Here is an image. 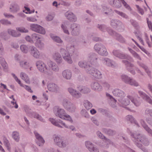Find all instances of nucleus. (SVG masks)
<instances>
[{"label": "nucleus", "mask_w": 152, "mask_h": 152, "mask_svg": "<svg viewBox=\"0 0 152 152\" xmlns=\"http://www.w3.org/2000/svg\"><path fill=\"white\" fill-rule=\"evenodd\" d=\"M119 102L121 104V106L124 107H125L126 106H127L130 103L129 100L136 106H139L140 104V99L139 98H134L131 96L128 95L127 98L123 100L121 99H118Z\"/></svg>", "instance_id": "nucleus-1"}, {"label": "nucleus", "mask_w": 152, "mask_h": 152, "mask_svg": "<svg viewBox=\"0 0 152 152\" xmlns=\"http://www.w3.org/2000/svg\"><path fill=\"white\" fill-rule=\"evenodd\" d=\"M54 112L56 116H58L60 118L69 121L72 123L73 121L70 116L66 114L64 111L62 109H59L58 107L54 108Z\"/></svg>", "instance_id": "nucleus-2"}, {"label": "nucleus", "mask_w": 152, "mask_h": 152, "mask_svg": "<svg viewBox=\"0 0 152 152\" xmlns=\"http://www.w3.org/2000/svg\"><path fill=\"white\" fill-rule=\"evenodd\" d=\"M131 135L132 137L133 140L139 148H140L142 147V143L146 145V144L145 143V141H146V140L140 134L137 135L135 134H132Z\"/></svg>", "instance_id": "nucleus-3"}, {"label": "nucleus", "mask_w": 152, "mask_h": 152, "mask_svg": "<svg viewBox=\"0 0 152 152\" xmlns=\"http://www.w3.org/2000/svg\"><path fill=\"white\" fill-rule=\"evenodd\" d=\"M36 66L40 72L47 74L49 73V69H48L46 65L42 61H37L36 63Z\"/></svg>", "instance_id": "nucleus-4"}, {"label": "nucleus", "mask_w": 152, "mask_h": 152, "mask_svg": "<svg viewBox=\"0 0 152 152\" xmlns=\"http://www.w3.org/2000/svg\"><path fill=\"white\" fill-rule=\"evenodd\" d=\"M31 29L33 31L42 34H45V31L41 26L37 24H33L30 26Z\"/></svg>", "instance_id": "nucleus-5"}, {"label": "nucleus", "mask_w": 152, "mask_h": 152, "mask_svg": "<svg viewBox=\"0 0 152 152\" xmlns=\"http://www.w3.org/2000/svg\"><path fill=\"white\" fill-rule=\"evenodd\" d=\"M54 141L57 145L61 147H65L67 143L66 141L63 140L62 137L60 136L55 135Z\"/></svg>", "instance_id": "nucleus-6"}, {"label": "nucleus", "mask_w": 152, "mask_h": 152, "mask_svg": "<svg viewBox=\"0 0 152 152\" xmlns=\"http://www.w3.org/2000/svg\"><path fill=\"white\" fill-rule=\"evenodd\" d=\"M121 79L126 83L135 86H138V83L137 82L126 75H122L121 76Z\"/></svg>", "instance_id": "nucleus-7"}, {"label": "nucleus", "mask_w": 152, "mask_h": 152, "mask_svg": "<svg viewBox=\"0 0 152 152\" xmlns=\"http://www.w3.org/2000/svg\"><path fill=\"white\" fill-rule=\"evenodd\" d=\"M94 48L95 50L101 55H106L107 54L106 49L104 46L99 44H96Z\"/></svg>", "instance_id": "nucleus-8"}, {"label": "nucleus", "mask_w": 152, "mask_h": 152, "mask_svg": "<svg viewBox=\"0 0 152 152\" xmlns=\"http://www.w3.org/2000/svg\"><path fill=\"white\" fill-rule=\"evenodd\" d=\"M60 52L65 61L71 64L72 63L70 54H69V53L65 50L63 49H61Z\"/></svg>", "instance_id": "nucleus-9"}, {"label": "nucleus", "mask_w": 152, "mask_h": 152, "mask_svg": "<svg viewBox=\"0 0 152 152\" xmlns=\"http://www.w3.org/2000/svg\"><path fill=\"white\" fill-rule=\"evenodd\" d=\"M32 40L33 42L34 41L37 40L36 46L38 47L41 48L43 46V44L42 43L39 39H40V35L37 34H34L32 35Z\"/></svg>", "instance_id": "nucleus-10"}, {"label": "nucleus", "mask_w": 152, "mask_h": 152, "mask_svg": "<svg viewBox=\"0 0 152 152\" xmlns=\"http://www.w3.org/2000/svg\"><path fill=\"white\" fill-rule=\"evenodd\" d=\"M63 105L65 108L69 112H72L75 110V107L74 105L70 103H68L66 100L64 101Z\"/></svg>", "instance_id": "nucleus-11"}, {"label": "nucleus", "mask_w": 152, "mask_h": 152, "mask_svg": "<svg viewBox=\"0 0 152 152\" xmlns=\"http://www.w3.org/2000/svg\"><path fill=\"white\" fill-rule=\"evenodd\" d=\"M88 73L91 74L96 78H99L101 77V73L97 69H95L92 67L90 70V71L88 72Z\"/></svg>", "instance_id": "nucleus-12"}, {"label": "nucleus", "mask_w": 152, "mask_h": 152, "mask_svg": "<svg viewBox=\"0 0 152 152\" xmlns=\"http://www.w3.org/2000/svg\"><path fill=\"white\" fill-rule=\"evenodd\" d=\"M30 53L35 58H39L40 56V53L38 50L34 47H30Z\"/></svg>", "instance_id": "nucleus-13"}, {"label": "nucleus", "mask_w": 152, "mask_h": 152, "mask_svg": "<svg viewBox=\"0 0 152 152\" xmlns=\"http://www.w3.org/2000/svg\"><path fill=\"white\" fill-rule=\"evenodd\" d=\"M48 64L49 67V68H48V69H49V73H48V74H51L50 73V70H52L55 72L58 71L59 69L58 66L55 63H53L52 61H48Z\"/></svg>", "instance_id": "nucleus-14"}, {"label": "nucleus", "mask_w": 152, "mask_h": 152, "mask_svg": "<svg viewBox=\"0 0 152 152\" xmlns=\"http://www.w3.org/2000/svg\"><path fill=\"white\" fill-rule=\"evenodd\" d=\"M49 120L51 122L52 124L56 126L60 127H62L63 126H64V127L66 128L68 127V126H66L64 123H63L62 121L57 122L55 120V119L53 118H50Z\"/></svg>", "instance_id": "nucleus-15"}, {"label": "nucleus", "mask_w": 152, "mask_h": 152, "mask_svg": "<svg viewBox=\"0 0 152 152\" xmlns=\"http://www.w3.org/2000/svg\"><path fill=\"white\" fill-rule=\"evenodd\" d=\"M85 144L86 147L89 149L90 152H99L98 149L94 147L91 142H86Z\"/></svg>", "instance_id": "nucleus-16"}, {"label": "nucleus", "mask_w": 152, "mask_h": 152, "mask_svg": "<svg viewBox=\"0 0 152 152\" xmlns=\"http://www.w3.org/2000/svg\"><path fill=\"white\" fill-rule=\"evenodd\" d=\"M12 75L13 76L16 81L20 85V86L24 87L28 91L30 92H32V91L31 90V89L29 87L26 85H23L21 83V82L20 80L18 78V77L15 76V74H12Z\"/></svg>", "instance_id": "nucleus-17"}, {"label": "nucleus", "mask_w": 152, "mask_h": 152, "mask_svg": "<svg viewBox=\"0 0 152 152\" xmlns=\"http://www.w3.org/2000/svg\"><path fill=\"white\" fill-rule=\"evenodd\" d=\"M34 133L37 139L38 140V141L37 142V144L39 146L42 145L45 142L44 140L42 137L37 132H34Z\"/></svg>", "instance_id": "nucleus-18"}, {"label": "nucleus", "mask_w": 152, "mask_h": 152, "mask_svg": "<svg viewBox=\"0 0 152 152\" xmlns=\"http://www.w3.org/2000/svg\"><path fill=\"white\" fill-rule=\"evenodd\" d=\"M62 75L64 78L66 79H70L72 76V73L69 70H65L63 72Z\"/></svg>", "instance_id": "nucleus-19"}, {"label": "nucleus", "mask_w": 152, "mask_h": 152, "mask_svg": "<svg viewBox=\"0 0 152 152\" xmlns=\"http://www.w3.org/2000/svg\"><path fill=\"white\" fill-rule=\"evenodd\" d=\"M49 91L52 92H56L58 88L57 86L53 83H50L48 86Z\"/></svg>", "instance_id": "nucleus-20"}, {"label": "nucleus", "mask_w": 152, "mask_h": 152, "mask_svg": "<svg viewBox=\"0 0 152 152\" xmlns=\"http://www.w3.org/2000/svg\"><path fill=\"white\" fill-rule=\"evenodd\" d=\"M65 15L68 19L72 22H74L76 20V17L71 12H66L65 14Z\"/></svg>", "instance_id": "nucleus-21"}, {"label": "nucleus", "mask_w": 152, "mask_h": 152, "mask_svg": "<svg viewBox=\"0 0 152 152\" xmlns=\"http://www.w3.org/2000/svg\"><path fill=\"white\" fill-rule=\"evenodd\" d=\"M114 95L116 96L122 98L124 96V93L122 91L118 89H116L113 91Z\"/></svg>", "instance_id": "nucleus-22"}, {"label": "nucleus", "mask_w": 152, "mask_h": 152, "mask_svg": "<svg viewBox=\"0 0 152 152\" xmlns=\"http://www.w3.org/2000/svg\"><path fill=\"white\" fill-rule=\"evenodd\" d=\"M68 91L70 93L75 97L78 98L81 96V94L80 93L77 92L72 88H69Z\"/></svg>", "instance_id": "nucleus-23"}, {"label": "nucleus", "mask_w": 152, "mask_h": 152, "mask_svg": "<svg viewBox=\"0 0 152 152\" xmlns=\"http://www.w3.org/2000/svg\"><path fill=\"white\" fill-rule=\"evenodd\" d=\"M139 93L143 99H145L150 104H152V100L145 94L141 91H139Z\"/></svg>", "instance_id": "nucleus-24"}, {"label": "nucleus", "mask_w": 152, "mask_h": 152, "mask_svg": "<svg viewBox=\"0 0 152 152\" xmlns=\"http://www.w3.org/2000/svg\"><path fill=\"white\" fill-rule=\"evenodd\" d=\"M86 64L84 62L80 61L79 63V65L80 67H84L87 72L88 73V72L90 71V70L91 68L92 67L90 66V65H86Z\"/></svg>", "instance_id": "nucleus-25"}, {"label": "nucleus", "mask_w": 152, "mask_h": 152, "mask_svg": "<svg viewBox=\"0 0 152 152\" xmlns=\"http://www.w3.org/2000/svg\"><path fill=\"white\" fill-rule=\"evenodd\" d=\"M53 58L58 63L61 62L62 58L61 55L58 53H56L53 55Z\"/></svg>", "instance_id": "nucleus-26"}, {"label": "nucleus", "mask_w": 152, "mask_h": 152, "mask_svg": "<svg viewBox=\"0 0 152 152\" xmlns=\"http://www.w3.org/2000/svg\"><path fill=\"white\" fill-rule=\"evenodd\" d=\"M91 88L92 89L99 91L101 90L102 87L97 82H95L92 83L91 85Z\"/></svg>", "instance_id": "nucleus-27"}, {"label": "nucleus", "mask_w": 152, "mask_h": 152, "mask_svg": "<svg viewBox=\"0 0 152 152\" xmlns=\"http://www.w3.org/2000/svg\"><path fill=\"white\" fill-rule=\"evenodd\" d=\"M77 26L75 23H74L71 27V28L72 29V35H76L78 34V29H77Z\"/></svg>", "instance_id": "nucleus-28"}, {"label": "nucleus", "mask_w": 152, "mask_h": 152, "mask_svg": "<svg viewBox=\"0 0 152 152\" xmlns=\"http://www.w3.org/2000/svg\"><path fill=\"white\" fill-rule=\"evenodd\" d=\"M20 77L22 79L24 80L27 83H29L30 81L27 75L23 72H21L20 74Z\"/></svg>", "instance_id": "nucleus-29"}, {"label": "nucleus", "mask_w": 152, "mask_h": 152, "mask_svg": "<svg viewBox=\"0 0 152 152\" xmlns=\"http://www.w3.org/2000/svg\"><path fill=\"white\" fill-rule=\"evenodd\" d=\"M20 66L24 68H28L30 65L29 62L26 61H20Z\"/></svg>", "instance_id": "nucleus-30"}, {"label": "nucleus", "mask_w": 152, "mask_h": 152, "mask_svg": "<svg viewBox=\"0 0 152 152\" xmlns=\"http://www.w3.org/2000/svg\"><path fill=\"white\" fill-rule=\"evenodd\" d=\"M4 143V145L7 148V150L9 151H11V147H10V144L8 140H7L5 137L3 138Z\"/></svg>", "instance_id": "nucleus-31"}, {"label": "nucleus", "mask_w": 152, "mask_h": 152, "mask_svg": "<svg viewBox=\"0 0 152 152\" xmlns=\"http://www.w3.org/2000/svg\"><path fill=\"white\" fill-rule=\"evenodd\" d=\"M8 32L10 35L14 37H18L20 35V34H18L15 31L10 29L8 30Z\"/></svg>", "instance_id": "nucleus-32"}, {"label": "nucleus", "mask_w": 152, "mask_h": 152, "mask_svg": "<svg viewBox=\"0 0 152 152\" xmlns=\"http://www.w3.org/2000/svg\"><path fill=\"white\" fill-rule=\"evenodd\" d=\"M78 89L82 93H86L90 91V90L89 88L85 87H78Z\"/></svg>", "instance_id": "nucleus-33"}, {"label": "nucleus", "mask_w": 152, "mask_h": 152, "mask_svg": "<svg viewBox=\"0 0 152 152\" xmlns=\"http://www.w3.org/2000/svg\"><path fill=\"white\" fill-rule=\"evenodd\" d=\"M84 105L86 109L87 110L90 109L92 106V104L87 101H85Z\"/></svg>", "instance_id": "nucleus-34"}, {"label": "nucleus", "mask_w": 152, "mask_h": 152, "mask_svg": "<svg viewBox=\"0 0 152 152\" xmlns=\"http://www.w3.org/2000/svg\"><path fill=\"white\" fill-rule=\"evenodd\" d=\"M12 137L16 141H18L19 139V135L18 132H14L12 133Z\"/></svg>", "instance_id": "nucleus-35"}, {"label": "nucleus", "mask_w": 152, "mask_h": 152, "mask_svg": "<svg viewBox=\"0 0 152 152\" xmlns=\"http://www.w3.org/2000/svg\"><path fill=\"white\" fill-rule=\"evenodd\" d=\"M50 36L52 39L55 42L59 43H61L62 42L59 37L57 36H53V34H51Z\"/></svg>", "instance_id": "nucleus-36"}, {"label": "nucleus", "mask_w": 152, "mask_h": 152, "mask_svg": "<svg viewBox=\"0 0 152 152\" xmlns=\"http://www.w3.org/2000/svg\"><path fill=\"white\" fill-rule=\"evenodd\" d=\"M20 48L21 51L24 53H26L28 51V48L25 45H22Z\"/></svg>", "instance_id": "nucleus-37"}, {"label": "nucleus", "mask_w": 152, "mask_h": 152, "mask_svg": "<svg viewBox=\"0 0 152 152\" xmlns=\"http://www.w3.org/2000/svg\"><path fill=\"white\" fill-rule=\"evenodd\" d=\"M0 63L4 68H6L7 64L4 59L3 58H0Z\"/></svg>", "instance_id": "nucleus-38"}, {"label": "nucleus", "mask_w": 152, "mask_h": 152, "mask_svg": "<svg viewBox=\"0 0 152 152\" xmlns=\"http://www.w3.org/2000/svg\"><path fill=\"white\" fill-rule=\"evenodd\" d=\"M134 33L136 36L137 37L138 39L139 40L140 42L143 45V42L141 38L140 37V32L139 31H137L134 32Z\"/></svg>", "instance_id": "nucleus-39"}, {"label": "nucleus", "mask_w": 152, "mask_h": 152, "mask_svg": "<svg viewBox=\"0 0 152 152\" xmlns=\"http://www.w3.org/2000/svg\"><path fill=\"white\" fill-rule=\"evenodd\" d=\"M10 98H12L13 101H11V103L13 105H14V107L15 108H17L18 107V105L16 104V102L15 100V99L13 98V96L12 95L11 97H10Z\"/></svg>", "instance_id": "nucleus-40"}, {"label": "nucleus", "mask_w": 152, "mask_h": 152, "mask_svg": "<svg viewBox=\"0 0 152 152\" xmlns=\"http://www.w3.org/2000/svg\"><path fill=\"white\" fill-rule=\"evenodd\" d=\"M16 29L17 31L21 32L26 33L28 32V30L23 27L17 28Z\"/></svg>", "instance_id": "nucleus-41"}, {"label": "nucleus", "mask_w": 152, "mask_h": 152, "mask_svg": "<svg viewBox=\"0 0 152 152\" xmlns=\"http://www.w3.org/2000/svg\"><path fill=\"white\" fill-rule=\"evenodd\" d=\"M104 61L105 62V64L107 65L108 66H113V64L111 62V61L109 59L106 58L104 59Z\"/></svg>", "instance_id": "nucleus-42"}, {"label": "nucleus", "mask_w": 152, "mask_h": 152, "mask_svg": "<svg viewBox=\"0 0 152 152\" xmlns=\"http://www.w3.org/2000/svg\"><path fill=\"white\" fill-rule=\"evenodd\" d=\"M127 119L130 121L132 123H134L136 124V122L135 120L134 119L132 116L131 115H128L127 117Z\"/></svg>", "instance_id": "nucleus-43"}, {"label": "nucleus", "mask_w": 152, "mask_h": 152, "mask_svg": "<svg viewBox=\"0 0 152 152\" xmlns=\"http://www.w3.org/2000/svg\"><path fill=\"white\" fill-rule=\"evenodd\" d=\"M120 1L126 8L129 10H131V8L127 4L126 2L124 0H120Z\"/></svg>", "instance_id": "nucleus-44"}, {"label": "nucleus", "mask_w": 152, "mask_h": 152, "mask_svg": "<svg viewBox=\"0 0 152 152\" xmlns=\"http://www.w3.org/2000/svg\"><path fill=\"white\" fill-rule=\"evenodd\" d=\"M129 51L133 54V56L135 57L139 58V57L138 55L134 51L131 49H129Z\"/></svg>", "instance_id": "nucleus-45"}, {"label": "nucleus", "mask_w": 152, "mask_h": 152, "mask_svg": "<svg viewBox=\"0 0 152 152\" xmlns=\"http://www.w3.org/2000/svg\"><path fill=\"white\" fill-rule=\"evenodd\" d=\"M27 19L28 21L32 22H34L37 20V19L34 17H27Z\"/></svg>", "instance_id": "nucleus-46"}, {"label": "nucleus", "mask_w": 152, "mask_h": 152, "mask_svg": "<svg viewBox=\"0 0 152 152\" xmlns=\"http://www.w3.org/2000/svg\"><path fill=\"white\" fill-rule=\"evenodd\" d=\"M115 51H114L113 53L114 55L116 56H117L122 59H124L125 58V56L124 54H118L117 55H116L115 54Z\"/></svg>", "instance_id": "nucleus-47"}, {"label": "nucleus", "mask_w": 152, "mask_h": 152, "mask_svg": "<svg viewBox=\"0 0 152 152\" xmlns=\"http://www.w3.org/2000/svg\"><path fill=\"white\" fill-rule=\"evenodd\" d=\"M145 39L146 42L148 44V46L150 47L151 46V45L149 42V40L148 38V37L147 36V34L146 33H145Z\"/></svg>", "instance_id": "nucleus-48"}, {"label": "nucleus", "mask_w": 152, "mask_h": 152, "mask_svg": "<svg viewBox=\"0 0 152 152\" xmlns=\"http://www.w3.org/2000/svg\"><path fill=\"white\" fill-rule=\"evenodd\" d=\"M33 115L34 118H36L37 119L40 121L42 120V118L39 115H38L37 114H35L34 113V114H33Z\"/></svg>", "instance_id": "nucleus-49"}, {"label": "nucleus", "mask_w": 152, "mask_h": 152, "mask_svg": "<svg viewBox=\"0 0 152 152\" xmlns=\"http://www.w3.org/2000/svg\"><path fill=\"white\" fill-rule=\"evenodd\" d=\"M24 8L25 10H23V11L24 12H25L26 13H31V12H30V9L27 7H26V6L24 7Z\"/></svg>", "instance_id": "nucleus-50"}, {"label": "nucleus", "mask_w": 152, "mask_h": 152, "mask_svg": "<svg viewBox=\"0 0 152 152\" xmlns=\"http://www.w3.org/2000/svg\"><path fill=\"white\" fill-rule=\"evenodd\" d=\"M61 28L63 29L64 32L67 34H69V32L67 30H66L65 25V24H62L61 25Z\"/></svg>", "instance_id": "nucleus-51"}, {"label": "nucleus", "mask_w": 152, "mask_h": 152, "mask_svg": "<svg viewBox=\"0 0 152 152\" xmlns=\"http://www.w3.org/2000/svg\"><path fill=\"white\" fill-rule=\"evenodd\" d=\"M1 22L2 24L5 25L10 24H11L10 22L4 20H1Z\"/></svg>", "instance_id": "nucleus-52"}, {"label": "nucleus", "mask_w": 152, "mask_h": 152, "mask_svg": "<svg viewBox=\"0 0 152 152\" xmlns=\"http://www.w3.org/2000/svg\"><path fill=\"white\" fill-rule=\"evenodd\" d=\"M67 50H68L69 52L70 53V54H71L72 53L71 52H74V47L71 46L70 48H69V47L67 48Z\"/></svg>", "instance_id": "nucleus-53"}, {"label": "nucleus", "mask_w": 152, "mask_h": 152, "mask_svg": "<svg viewBox=\"0 0 152 152\" xmlns=\"http://www.w3.org/2000/svg\"><path fill=\"white\" fill-rule=\"evenodd\" d=\"M53 18V16L51 15H48L46 17V19L47 21H50L52 20Z\"/></svg>", "instance_id": "nucleus-54"}, {"label": "nucleus", "mask_w": 152, "mask_h": 152, "mask_svg": "<svg viewBox=\"0 0 152 152\" xmlns=\"http://www.w3.org/2000/svg\"><path fill=\"white\" fill-rule=\"evenodd\" d=\"M136 7L138 9L139 12L142 15L144 12L143 10L142 9L140 8L138 5H137Z\"/></svg>", "instance_id": "nucleus-55"}, {"label": "nucleus", "mask_w": 152, "mask_h": 152, "mask_svg": "<svg viewBox=\"0 0 152 152\" xmlns=\"http://www.w3.org/2000/svg\"><path fill=\"white\" fill-rule=\"evenodd\" d=\"M98 136L101 138L105 139V137L100 132H98L97 133Z\"/></svg>", "instance_id": "nucleus-56"}, {"label": "nucleus", "mask_w": 152, "mask_h": 152, "mask_svg": "<svg viewBox=\"0 0 152 152\" xmlns=\"http://www.w3.org/2000/svg\"><path fill=\"white\" fill-rule=\"evenodd\" d=\"M146 19L147 20L148 26L149 28L151 29V31H152V24L150 22H149L148 18H147Z\"/></svg>", "instance_id": "nucleus-57"}, {"label": "nucleus", "mask_w": 152, "mask_h": 152, "mask_svg": "<svg viewBox=\"0 0 152 152\" xmlns=\"http://www.w3.org/2000/svg\"><path fill=\"white\" fill-rule=\"evenodd\" d=\"M25 39L26 40L31 43L33 42L32 40V38H31L30 36H27L26 37Z\"/></svg>", "instance_id": "nucleus-58"}, {"label": "nucleus", "mask_w": 152, "mask_h": 152, "mask_svg": "<svg viewBox=\"0 0 152 152\" xmlns=\"http://www.w3.org/2000/svg\"><path fill=\"white\" fill-rule=\"evenodd\" d=\"M142 66L145 69L147 74L149 75L150 72H149L148 70L147 69V67L144 65H143Z\"/></svg>", "instance_id": "nucleus-59"}, {"label": "nucleus", "mask_w": 152, "mask_h": 152, "mask_svg": "<svg viewBox=\"0 0 152 152\" xmlns=\"http://www.w3.org/2000/svg\"><path fill=\"white\" fill-rule=\"evenodd\" d=\"M116 12H117L118 14L119 15H120L122 17H125L126 15H125L124 14V13H122V12H118L117 11H115Z\"/></svg>", "instance_id": "nucleus-60"}, {"label": "nucleus", "mask_w": 152, "mask_h": 152, "mask_svg": "<svg viewBox=\"0 0 152 152\" xmlns=\"http://www.w3.org/2000/svg\"><path fill=\"white\" fill-rule=\"evenodd\" d=\"M113 22H114L113 23V21L112 22L111 25L112 26H115V25L114 24L115 23V24H116V25H117V24H119V23H121L119 21L113 20Z\"/></svg>", "instance_id": "nucleus-61"}, {"label": "nucleus", "mask_w": 152, "mask_h": 152, "mask_svg": "<svg viewBox=\"0 0 152 152\" xmlns=\"http://www.w3.org/2000/svg\"><path fill=\"white\" fill-rule=\"evenodd\" d=\"M103 86L106 88H108L110 85L108 83H104L103 84Z\"/></svg>", "instance_id": "nucleus-62"}, {"label": "nucleus", "mask_w": 152, "mask_h": 152, "mask_svg": "<svg viewBox=\"0 0 152 152\" xmlns=\"http://www.w3.org/2000/svg\"><path fill=\"white\" fill-rule=\"evenodd\" d=\"M115 35L116 37H117V39H118L119 41H121V39H122V37L118 34H115Z\"/></svg>", "instance_id": "nucleus-63"}, {"label": "nucleus", "mask_w": 152, "mask_h": 152, "mask_svg": "<svg viewBox=\"0 0 152 152\" xmlns=\"http://www.w3.org/2000/svg\"><path fill=\"white\" fill-rule=\"evenodd\" d=\"M106 95L107 96H109L111 99H112V100H114L115 102H116V100L115 99L113 98L112 97V96H110L109 94H106Z\"/></svg>", "instance_id": "nucleus-64"}]
</instances>
